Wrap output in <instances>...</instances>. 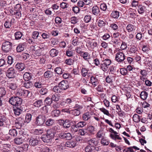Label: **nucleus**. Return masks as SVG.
Listing matches in <instances>:
<instances>
[{
	"instance_id": "423d86ee",
	"label": "nucleus",
	"mask_w": 152,
	"mask_h": 152,
	"mask_svg": "<svg viewBox=\"0 0 152 152\" xmlns=\"http://www.w3.org/2000/svg\"><path fill=\"white\" fill-rule=\"evenodd\" d=\"M20 34L21 35V36L20 37V53L21 51H23L24 50V48L26 47V43L25 42H23V40L25 41L26 40L24 39V36L23 34V33L20 31Z\"/></svg>"
},
{
	"instance_id": "49530a36",
	"label": "nucleus",
	"mask_w": 152,
	"mask_h": 152,
	"mask_svg": "<svg viewBox=\"0 0 152 152\" xmlns=\"http://www.w3.org/2000/svg\"><path fill=\"white\" fill-rule=\"evenodd\" d=\"M39 33L38 32L34 31L32 33L31 37L34 39H37L40 37L39 36Z\"/></svg>"
},
{
	"instance_id": "69168bd1",
	"label": "nucleus",
	"mask_w": 152,
	"mask_h": 152,
	"mask_svg": "<svg viewBox=\"0 0 152 152\" xmlns=\"http://www.w3.org/2000/svg\"><path fill=\"white\" fill-rule=\"evenodd\" d=\"M77 124V126L78 128L83 127L86 126V123L84 121H80Z\"/></svg>"
},
{
	"instance_id": "37998d69",
	"label": "nucleus",
	"mask_w": 152,
	"mask_h": 152,
	"mask_svg": "<svg viewBox=\"0 0 152 152\" xmlns=\"http://www.w3.org/2000/svg\"><path fill=\"white\" fill-rule=\"evenodd\" d=\"M110 137L113 139L115 140L116 139L119 140H121V138L119 137L117 134H110Z\"/></svg>"
},
{
	"instance_id": "0e129e2a",
	"label": "nucleus",
	"mask_w": 152,
	"mask_h": 152,
	"mask_svg": "<svg viewBox=\"0 0 152 152\" xmlns=\"http://www.w3.org/2000/svg\"><path fill=\"white\" fill-rule=\"evenodd\" d=\"M79 133L82 136H83V135H86V134L88 133L87 132V130L86 129H80L79 130Z\"/></svg>"
},
{
	"instance_id": "dca6fc26",
	"label": "nucleus",
	"mask_w": 152,
	"mask_h": 152,
	"mask_svg": "<svg viewBox=\"0 0 152 152\" xmlns=\"http://www.w3.org/2000/svg\"><path fill=\"white\" fill-rule=\"evenodd\" d=\"M59 87L61 90H65L67 89L69 87L68 83L67 81L64 80H62L59 83Z\"/></svg>"
},
{
	"instance_id": "20e7f679",
	"label": "nucleus",
	"mask_w": 152,
	"mask_h": 152,
	"mask_svg": "<svg viewBox=\"0 0 152 152\" xmlns=\"http://www.w3.org/2000/svg\"><path fill=\"white\" fill-rule=\"evenodd\" d=\"M111 63V61L108 59L106 58L104 60H103L101 64L100 65V68L102 69L103 71H107L108 69V66Z\"/></svg>"
},
{
	"instance_id": "680f3d73",
	"label": "nucleus",
	"mask_w": 152,
	"mask_h": 152,
	"mask_svg": "<svg viewBox=\"0 0 152 152\" xmlns=\"http://www.w3.org/2000/svg\"><path fill=\"white\" fill-rule=\"evenodd\" d=\"M13 111L14 112L15 114V115H19V106H13Z\"/></svg>"
},
{
	"instance_id": "c9c22d12",
	"label": "nucleus",
	"mask_w": 152,
	"mask_h": 152,
	"mask_svg": "<svg viewBox=\"0 0 152 152\" xmlns=\"http://www.w3.org/2000/svg\"><path fill=\"white\" fill-rule=\"evenodd\" d=\"M145 7L142 5H139L138 6V11L140 14H143L145 12Z\"/></svg>"
},
{
	"instance_id": "5fc2aeb1",
	"label": "nucleus",
	"mask_w": 152,
	"mask_h": 152,
	"mask_svg": "<svg viewBox=\"0 0 152 152\" xmlns=\"http://www.w3.org/2000/svg\"><path fill=\"white\" fill-rule=\"evenodd\" d=\"M51 99L52 101H58L60 99V97L58 96L57 94H55L52 96Z\"/></svg>"
},
{
	"instance_id": "c756f323",
	"label": "nucleus",
	"mask_w": 152,
	"mask_h": 152,
	"mask_svg": "<svg viewBox=\"0 0 152 152\" xmlns=\"http://www.w3.org/2000/svg\"><path fill=\"white\" fill-rule=\"evenodd\" d=\"M91 81L92 85L95 86L97 85L99 83L97 79L94 76H92L91 77Z\"/></svg>"
},
{
	"instance_id": "f8f14e48",
	"label": "nucleus",
	"mask_w": 152,
	"mask_h": 152,
	"mask_svg": "<svg viewBox=\"0 0 152 152\" xmlns=\"http://www.w3.org/2000/svg\"><path fill=\"white\" fill-rule=\"evenodd\" d=\"M29 144L32 146H35L39 143V141L36 137H31L29 140Z\"/></svg>"
},
{
	"instance_id": "09e8293b",
	"label": "nucleus",
	"mask_w": 152,
	"mask_h": 152,
	"mask_svg": "<svg viewBox=\"0 0 152 152\" xmlns=\"http://www.w3.org/2000/svg\"><path fill=\"white\" fill-rule=\"evenodd\" d=\"M53 91L56 93H61L62 92L61 89L59 87V85L56 86L53 88Z\"/></svg>"
},
{
	"instance_id": "4c0bfd02",
	"label": "nucleus",
	"mask_w": 152,
	"mask_h": 152,
	"mask_svg": "<svg viewBox=\"0 0 152 152\" xmlns=\"http://www.w3.org/2000/svg\"><path fill=\"white\" fill-rule=\"evenodd\" d=\"M48 89L47 87H42L39 91L40 93L42 95H46L48 92Z\"/></svg>"
},
{
	"instance_id": "e433bc0d",
	"label": "nucleus",
	"mask_w": 152,
	"mask_h": 152,
	"mask_svg": "<svg viewBox=\"0 0 152 152\" xmlns=\"http://www.w3.org/2000/svg\"><path fill=\"white\" fill-rule=\"evenodd\" d=\"M55 123V121L51 118L48 119L45 122V124L47 126H50L52 125Z\"/></svg>"
},
{
	"instance_id": "a878e982",
	"label": "nucleus",
	"mask_w": 152,
	"mask_h": 152,
	"mask_svg": "<svg viewBox=\"0 0 152 152\" xmlns=\"http://www.w3.org/2000/svg\"><path fill=\"white\" fill-rule=\"evenodd\" d=\"M110 16L113 18L117 19L119 16V12L116 10L113 11L111 13Z\"/></svg>"
},
{
	"instance_id": "393cba45",
	"label": "nucleus",
	"mask_w": 152,
	"mask_h": 152,
	"mask_svg": "<svg viewBox=\"0 0 152 152\" xmlns=\"http://www.w3.org/2000/svg\"><path fill=\"white\" fill-rule=\"evenodd\" d=\"M56 134L55 132L52 130L51 128L48 129L46 131V134H48L53 138H54Z\"/></svg>"
},
{
	"instance_id": "338daca9",
	"label": "nucleus",
	"mask_w": 152,
	"mask_h": 152,
	"mask_svg": "<svg viewBox=\"0 0 152 152\" xmlns=\"http://www.w3.org/2000/svg\"><path fill=\"white\" fill-rule=\"evenodd\" d=\"M51 128L56 133V132H58L61 130L60 126L57 125L53 126V127Z\"/></svg>"
},
{
	"instance_id": "603ef678",
	"label": "nucleus",
	"mask_w": 152,
	"mask_h": 152,
	"mask_svg": "<svg viewBox=\"0 0 152 152\" xmlns=\"http://www.w3.org/2000/svg\"><path fill=\"white\" fill-rule=\"evenodd\" d=\"M93 146L87 145L85 148L86 152H94Z\"/></svg>"
},
{
	"instance_id": "8fccbe9b",
	"label": "nucleus",
	"mask_w": 152,
	"mask_h": 152,
	"mask_svg": "<svg viewBox=\"0 0 152 152\" xmlns=\"http://www.w3.org/2000/svg\"><path fill=\"white\" fill-rule=\"evenodd\" d=\"M94 127L91 125L88 126L86 128L89 133L91 134H94Z\"/></svg>"
},
{
	"instance_id": "c03bdc74",
	"label": "nucleus",
	"mask_w": 152,
	"mask_h": 152,
	"mask_svg": "<svg viewBox=\"0 0 152 152\" xmlns=\"http://www.w3.org/2000/svg\"><path fill=\"white\" fill-rule=\"evenodd\" d=\"M132 118L133 121L136 123L139 122L140 120V116L137 114H135L134 115Z\"/></svg>"
},
{
	"instance_id": "6ab92c4d",
	"label": "nucleus",
	"mask_w": 152,
	"mask_h": 152,
	"mask_svg": "<svg viewBox=\"0 0 152 152\" xmlns=\"http://www.w3.org/2000/svg\"><path fill=\"white\" fill-rule=\"evenodd\" d=\"M87 142L89 144L88 145L91 146L96 145L98 143V141L96 140V139L95 138H93L91 139H90Z\"/></svg>"
},
{
	"instance_id": "e2e57ef3",
	"label": "nucleus",
	"mask_w": 152,
	"mask_h": 152,
	"mask_svg": "<svg viewBox=\"0 0 152 152\" xmlns=\"http://www.w3.org/2000/svg\"><path fill=\"white\" fill-rule=\"evenodd\" d=\"M91 19V15H86L84 17V20L86 23H88L90 22Z\"/></svg>"
},
{
	"instance_id": "2eb2a0df",
	"label": "nucleus",
	"mask_w": 152,
	"mask_h": 152,
	"mask_svg": "<svg viewBox=\"0 0 152 152\" xmlns=\"http://www.w3.org/2000/svg\"><path fill=\"white\" fill-rule=\"evenodd\" d=\"M15 20L14 18L11 19H7L5 22L4 26L6 28H10L12 27V25L15 22Z\"/></svg>"
},
{
	"instance_id": "39448f33",
	"label": "nucleus",
	"mask_w": 152,
	"mask_h": 152,
	"mask_svg": "<svg viewBox=\"0 0 152 152\" xmlns=\"http://www.w3.org/2000/svg\"><path fill=\"white\" fill-rule=\"evenodd\" d=\"M33 53L34 54V57L37 59L38 57L41 55L42 52L44 50L43 48H40L38 46H33Z\"/></svg>"
},
{
	"instance_id": "4d7b16f0",
	"label": "nucleus",
	"mask_w": 152,
	"mask_h": 152,
	"mask_svg": "<svg viewBox=\"0 0 152 152\" xmlns=\"http://www.w3.org/2000/svg\"><path fill=\"white\" fill-rule=\"evenodd\" d=\"M88 70L85 68H82L81 70V74L82 76L85 77L88 73Z\"/></svg>"
},
{
	"instance_id": "aec40b11",
	"label": "nucleus",
	"mask_w": 152,
	"mask_h": 152,
	"mask_svg": "<svg viewBox=\"0 0 152 152\" xmlns=\"http://www.w3.org/2000/svg\"><path fill=\"white\" fill-rule=\"evenodd\" d=\"M21 83V85L22 86H24L26 88H30V86H31L32 83L31 82H27L23 81L22 79H21L20 80Z\"/></svg>"
},
{
	"instance_id": "7ed1b4c3",
	"label": "nucleus",
	"mask_w": 152,
	"mask_h": 152,
	"mask_svg": "<svg viewBox=\"0 0 152 152\" xmlns=\"http://www.w3.org/2000/svg\"><path fill=\"white\" fill-rule=\"evenodd\" d=\"M12 43L8 41H6L2 43V50L5 53L8 52L12 49Z\"/></svg>"
},
{
	"instance_id": "ddd939ff",
	"label": "nucleus",
	"mask_w": 152,
	"mask_h": 152,
	"mask_svg": "<svg viewBox=\"0 0 152 152\" xmlns=\"http://www.w3.org/2000/svg\"><path fill=\"white\" fill-rule=\"evenodd\" d=\"M52 138L47 134H43L41 137V139L44 142L46 143H50L51 142Z\"/></svg>"
},
{
	"instance_id": "2f4dec72",
	"label": "nucleus",
	"mask_w": 152,
	"mask_h": 152,
	"mask_svg": "<svg viewBox=\"0 0 152 152\" xmlns=\"http://www.w3.org/2000/svg\"><path fill=\"white\" fill-rule=\"evenodd\" d=\"M148 94L147 92L145 91L141 92L140 96V98L143 100H145L147 98Z\"/></svg>"
},
{
	"instance_id": "bb28decb",
	"label": "nucleus",
	"mask_w": 152,
	"mask_h": 152,
	"mask_svg": "<svg viewBox=\"0 0 152 152\" xmlns=\"http://www.w3.org/2000/svg\"><path fill=\"white\" fill-rule=\"evenodd\" d=\"M81 56H82L85 60L88 61V60L90 59L91 57L89 53L86 52L82 53L80 55Z\"/></svg>"
},
{
	"instance_id": "052dcab7",
	"label": "nucleus",
	"mask_w": 152,
	"mask_h": 152,
	"mask_svg": "<svg viewBox=\"0 0 152 152\" xmlns=\"http://www.w3.org/2000/svg\"><path fill=\"white\" fill-rule=\"evenodd\" d=\"M6 91L5 88L2 87H0V97H3L6 94Z\"/></svg>"
},
{
	"instance_id": "3c124183",
	"label": "nucleus",
	"mask_w": 152,
	"mask_h": 152,
	"mask_svg": "<svg viewBox=\"0 0 152 152\" xmlns=\"http://www.w3.org/2000/svg\"><path fill=\"white\" fill-rule=\"evenodd\" d=\"M101 144L104 145H107L109 144L110 142L108 140L102 137L101 139Z\"/></svg>"
},
{
	"instance_id": "ea45409f",
	"label": "nucleus",
	"mask_w": 152,
	"mask_h": 152,
	"mask_svg": "<svg viewBox=\"0 0 152 152\" xmlns=\"http://www.w3.org/2000/svg\"><path fill=\"white\" fill-rule=\"evenodd\" d=\"M6 118L4 115L0 114V126H2L4 124Z\"/></svg>"
},
{
	"instance_id": "412c9836",
	"label": "nucleus",
	"mask_w": 152,
	"mask_h": 152,
	"mask_svg": "<svg viewBox=\"0 0 152 152\" xmlns=\"http://www.w3.org/2000/svg\"><path fill=\"white\" fill-rule=\"evenodd\" d=\"M92 14L96 16L99 15L100 11L99 7L97 6L93 7L92 8Z\"/></svg>"
},
{
	"instance_id": "58836bf2",
	"label": "nucleus",
	"mask_w": 152,
	"mask_h": 152,
	"mask_svg": "<svg viewBox=\"0 0 152 152\" xmlns=\"http://www.w3.org/2000/svg\"><path fill=\"white\" fill-rule=\"evenodd\" d=\"M137 48L134 46H132L130 48L129 50L128 51L129 53L132 54L133 53H136L137 51Z\"/></svg>"
},
{
	"instance_id": "bf43d9fd",
	"label": "nucleus",
	"mask_w": 152,
	"mask_h": 152,
	"mask_svg": "<svg viewBox=\"0 0 152 152\" xmlns=\"http://www.w3.org/2000/svg\"><path fill=\"white\" fill-rule=\"evenodd\" d=\"M105 25V22L102 20H99L98 22V25L100 28L104 26Z\"/></svg>"
},
{
	"instance_id": "9b49d317",
	"label": "nucleus",
	"mask_w": 152,
	"mask_h": 152,
	"mask_svg": "<svg viewBox=\"0 0 152 152\" xmlns=\"http://www.w3.org/2000/svg\"><path fill=\"white\" fill-rule=\"evenodd\" d=\"M14 71V69L12 68H9L7 71L6 76L8 78H12L15 77L16 75Z\"/></svg>"
},
{
	"instance_id": "6e6552de",
	"label": "nucleus",
	"mask_w": 152,
	"mask_h": 152,
	"mask_svg": "<svg viewBox=\"0 0 152 152\" xmlns=\"http://www.w3.org/2000/svg\"><path fill=\"white\" fill-rule=\"evenodd\" d=\"M59 124L62 126L64 128H68L70 127L71 124L69 121L68 120H64L60 119L58 120Z\"/></svg>"
},
{
	"instance_id": "13d9d810",
	"label": "nucleus",
	"mask_w": 152,
	"mask_h": 152,
	"mask_svg": "<svg viewBox=\"0 0 152 152\" xmlns=\"http://www.w3.org/2000/svg\"><path fill=\"white\" fill-rule=\"evenodd\" d=\"M29 93V91L27 90H21L20 91V94L21 96H26Z\"/></svg>"
},
{
	"instance_id": "1a4fd4ad",
	"label": "nucleus",
	"mask_w": 152,
	"mask_h": 152,
	"mask_svg": "<svg viewBox=\"0 0 152 152\" xmlns=\"http://www.w3.org/2000/svg\"><path fill=\"white\" fill-rule=\"evenodd\" d=\"M9 102L11 104L14 106H19V97L18 96L11 97L9 99Z\"/></svg>"
},
{
	"instance_id": "cd10ccee",
	"label": "nucleus",
	"mask_w": 152,
	"mask_h": 152,
	"mask_svg": "<svg viewBox=\"0 0 152 152\" xmlns=\"http://www.w3.org/2000/svg\"><path fill=\"white\" fill-rule=\"evenodd\" d=\"M25 119L24 120L23 122L25 124L26 123H28L30 122L31 119L32 115L30 114H27L25 115Z\"/></svg>"
},
{
	"instance_id": "f704fd0d",
	"label": "nucleus",
	"mask_w": 152,
	"mask_h": 152,
	"mask_svg": "<svg viewBox=\"0 0 152 152\" xmlns=\"http://www.w3.org/2000/svg\"><path fill=\"white\" fill-rule=\"evenodd\" d=\"M53 72L50 71L48 70L46 71L44 74L45 78H50L53 76Z\"/></svg>"
},
{
	"instance_id": "4be33fe9",
	"label": "nucleus",
	"mask_w": 152,
	"mask_h": 152,
	"mask_svg": "<svg viewBox=\"0 0 152 152\" xmlns=\"http://www.w3.org/2000/svg\"><path fill=\"white\" fill-rule=\"evenodd\" d=\"M116 108L118 111L116 112L118 113V115L120 117H123V116H124L125 115V112L121 110L119 105L118 104L116 105Z\"/></svg>"
},
{
	"instance_id": "a19ab883",
	"label": "nucleus",
	"mask_w": 152,
	"mask_h": 152,
	"mask_svg": "<svg viewBox=\"0 0 152 152\" xmlns=\"http://www.w3.org/2000/svg\"><path fill=\"white\" fill-rule=\"evenodd\" d=\"M50 34L48 32H45L43 33L41 36L43 39H49L50 37Z\"/></svg>"
},
{
	"instance_id": "6e6d98bb",
	"label": "nucleus",
	"mask_w": 152,
	"mask_h": 152,
	"mask_svg": "<svg viewBox=\"0 0 152 152\" xmlns=\"http://www.w3.org/2000/svg\"><path fill=\"white\" fill-rule=\"evenodd\" d=\"M90 118V115L88 112H87L83 114V118L85 121L88 120Z\"/></svg>"
},
{
	"instance_id": "7c9ffc66",
	"label": "nucleus",
	"mask_w": 152,
	"mask_h": 152,
	"mask_svg": "<svg viewBox=\"0 0 152 152\" xmlns=\"http://www.w3.org/2000/svg\"><path fill=\"white\" fill-rule=\"evenodd\" d=\"M50 56L52 57L57 56L58 54V51L55 49H52L50 51Z\"/></svg>"
},
{
	"instance_id": "f3484780",
	"label": "nucleus",
	"mask_w": 152,
	"mask_h": 152,
	"mask_svg": "<svg viewBox=\"0 0 152 152\" xmlns=\"http://www.w3.org/2000/svg\"><path fill=\"white\" fill-rule=\"evenodd\" d=\"M23 72H20V75L21 76H23V77L25 81H28L32 78V75L31 73L28 72H26L24 74Z\"/></svg>"
},
{
	"instance_id": "f257e3e1",
	"label": "nucleus",
	"mask_w": 152,
	"mask_h": 152,
	"mask_svg": "<svg viewBox=\"0 0 152 152\" xmlns=\"http://www.w3.org/2000/svg\"><path fill=\"white\" fill-rule=\"evenodd\" d=\"M20 126L21 128H20V140H25L26 137L28 136V134L25 131L24 128L26 126V124H24L23 121L24 120L25 115L23 116V113L22 112V113L20 115Z\"/></svg>"
},
{
	"instance_id": "473e14b6",
	"label": "nucleus",
	"mask_w": 152,
	"mask_h": 152,
	"mask_svg": "<svg viewBox=\"0 0 152 152\" xmlns=\"http://www.w3.org/2000/svg\"><path fill=\"white\" fill-rule=\"evenodd\" d=\"M70 131L72 133H75L78 131V128L76 124H75L71 126H70Z\"/></svg>"
},
{
	"instance_id": "774afa93",
	"label": "nucleus",
	"mask_w": 152,
	"mask_h": 152,
	"mask_svg": "<svg viewBox=\"0 0 152 152\" xmlns=\"http://www.w3.org/2000/svg\"><path fill=\"white\" fill-rule=\"evenodd\" d=\"M44 101L45 103L48 105H50L52 102L51 99L48 97H47L45 99Z\"/></svg>"
},
{
	"instance_id": "5701e85b",
	"label": "nucleus",
	"mask_w": 152,
	"mask_h": 152,
	"mask_svg": "<svg viewBox=\"0 0 152 152\" xmlns=\"http://www.w3.org/2000/svg\"><path fill=\"white\" fill-rule=\"evenodd\" d=\"M66 146L69 148H73L76 145V143L75 142L70 141L66 142L65 144Z\"/></svg>"
},
{
	"instance_id": "9d476101",
	"label": "nucleus",
	"mask_w": 152,
	"mask_h": 152,
	"mask_svg": "<svg viewBox=\"0 0 152 152\" xmlns=\"http://www.w3.org/2000/svg\"><path fill=\"white\" fill-rule=\"evenodd\" d=\"M59 136L61 139L66 140H69L72 139V136L69 133H65L61 132L59 134Z\"/></svg>"
},
{
	"instance_id": "79ce46f5",
	"label": "nucleus",
	"mask_w": 152,
	"mask_h": 152,
	"mask_svg": "<svg viewBox=\"0 0 152 152\" xmlns=\"http://www.w3.org/2000/svg\"><path fill=\"white\" fill-rule=\"evenodd\" d=\"M26 107L25 106L23 105L20 106V115L22 113V112H23V116H24L26 114Z\"/></svg>"
},
{
	"instance_id": "a18cd8bd",
	"label": "nucleus",
	"mask_w": 152,
	"mask_h": 152,
	"mask_svg": "<svg viewBox=\"0 0 152 152\" xmlns=\"http://www.w3.org/2000/svg\"><path fill=\"white\" fill-rule=\"evenodd\" d=\"M80 113V111L75 109L70 110V114H72L74 116H78Z\"/></svg>"
},
{
	"instance_id": "864d4df0",
	"label": "nucleus",
	"mask_w": 152,
	"mask_h": 152,
	"mask_svg": "<svg viewBox=\"0 0 152 152\" xmlns=\"http://www.w3.org/2000/svg\"><path fill=\"white\" fill-rule=\"evenodd\" d=\"M144 34L141 32L137 33L135 37L136 39L138 40H140L143 37Z\"/></svg>"
},
{
	"instance_id": "0eeeda50",
	"label": "nucleus",
	"mask_w": 152,
	"mask_h": 152,
	"mask_svg": "<svg viewBox=\"0 0 152 152\" xmlns=\"http://www.w3.org/2000/svg\"><path fill=\"white\" fill-rule=\"evenodd\" d=\"M125 56L122 52H118L116 54L115 60L119 63H122L125 59Z\"/></svg>"
},
{
	"instance_id": "4468645a",
	"label": "nucleus",
	"mask_w": 152,
	"mask_h": 152,
	"mask_svg": "<svg viewBox=\"0 0 152 152\" xmlns=\"http://www.w3.org/2000/svg\"><path fill=\"white\" fill-rule=\"evenodd\" d=\"M28 145L25 141L20 142V152H25L28 148Z\"/></svg>"
},
{
	"instance_id": "a211bd4d",
	"label": "nucleus",
	"mask_w": 152,
	"mask_h": 152,
	"mask_svg": "<svg viewBox=\"0 0 152 152\" xmlns=\"http://www.w3.org/2000/svg\"><path fill=\"white\" fill-rule=\"evenodd\" d=\"M137 28V27L131 24H129L126 27V29L129 33L134 31Z\"/></svg>"
},
{
	"instance_id": "b1692460",
	"label": "nucleus",
	"mask_w": 152,
	"mask_h": 152,
	"mask_svg": "<svg viewBox=\"0 0 152 152\" xmlns=\"http://www.w3.org/2000/svg\"><path fill=\"white\" fill-rule=\"evenodd\" d=\"M43 105L42 99H38L36 100L33 103V105L37 107H39Z\"/></svg>"
},
{
	"instance_id": "f03ea898",
	"label": "nucleus",
	"mask_w": 152,
	"mask_h": 152,
	"mask_svg": "<svg viewBox=\"0 0 152 152\" xmlns=\"http://www.w3.org/2000/svg\"><path fill=\"white\" fill-rule=\"evenodd\" d=\"M46 121V117L43 115H39L36 118L35 124L37 126H42Z\"/></svg>"
},
{
	"instance_id": "c85d7f7f",
	"label": "nucleus",
	"mask_w": 152,
	"mask_h": 152,
	"mask_svg": "<svg viewBox=\"0 0 152 152\" xmlns=\"http://www.w3.org/2000/svg\"><path fill=\"white\" fill-rule=\"evenodd\" d=\"M60 113V112L59 110L55 109L52 111L51 115L53 117H57L59 115Z\"/></svg>"
},
{
	"instance_id": "72a5a7b5",
	"label": "nucleus",
	"mask_w": 152,
	"mask_h": 152,
	"mask_svg": "<svg viewBox=\"0 0 152 152\" xmlns=\"http://www.w3.org/2000/svg\"><path fill=\"white\" fill-rule=\"evenodd\" d=\"M28 54L26 53H20V60H25L28 57Z\"/></svg>"
},
{
	"instance_id": "de8ad7c7",
	"label": "nucleus",
	"mask_w": 152,
	"mask_h": 152,
	"mask_svg": "<svg viewBox=\"0 0 152 152\" xmlns=\"http://www.w3.org/2000/svg\"><path fill=\"white\" fill-rule=\"evenodd\" d=\"M9 134L12 136L15 137L17 135V132L15 129H13L9 130Z\"/></svg>"
}]
</instances>
